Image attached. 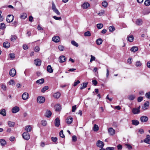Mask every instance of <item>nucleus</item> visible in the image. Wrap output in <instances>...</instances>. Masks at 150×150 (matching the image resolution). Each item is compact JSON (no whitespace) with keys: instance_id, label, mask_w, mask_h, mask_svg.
<instances>
[{"instance_id":"obj_35","label":"nucleus","mask_w":150,"mask_h":150,"mask_svg":"<svg viewBox=\"0 0 150 150\" xmlns=\"http://www.w3.org/2000/svg\"><path fill=\"white\" fill-rule=\"evenodd\" d=\"M49 87L48 86H46L44 87L41 90V91L42 93H44L45 91L48 89Z\"/></svg>"},{"instance_id":"obj_54","label":"nucleus","mask_w":150,"mask_h":150,"mask_svg":"<svg viewBox=\"0 0 150 150\" xmlns=\"http://www.w3.org/2000/svg\"><path fill=\"white\" fill-rule=\"evenodd\" d=\"M53 18L56 20H59L60 21L61 20L62 18L61 17H57L56 16H53Z\"/></svg>"},{"instance_id":"obj_56","label":"nucleus","mask_w":150,"mask_h":150,"mask_svg":"<svg viewBox=\"0 0 150 150\" xmlns=\"http://www.w3.org/2000/svg\"><path fill=\"white\" fill-rule=\"evenodd\" d=\"M42 125L44 126H46L47 125V121L45 120H42L41 121Z\"/></svg>"},{"instance_id":"obj_40","label":"nucleus","mask_w":150,"mask_h":150,"mask_svg":"<svg viewBox=\"0 0 150 150\" xmlns=\"http://www.w3.org/2000/svg\"><path fill=\"white\" fill-rule=\"evenodd\" d=\"M88 84V82L83 83L82 86L80 88L82 90L83 88H85L87 86Z\"/></svg>"},{"instance_id":"obj_3","label":"nucleus","mask_w":150,"mask_h":150,"mask_svg":"<svg viewBox=\"0 0 150 150\" xmlns=\"http://www.w3.org/2000/svg\"><path fill=\"white\" fill-rule=\"evenodd\" d=\"M14 16L12 15H9L7 16L6 21L8 23L12 22L13 20Z\"/></svg>"},{"instance_id":"obj_29","label":"nucleus","mask_w":150,"mask_h":150,"mask_svg":"<svg viewBox=\"0 0 150 150\" xmlns=\"http://www.w3.org/2000/svg\"><path fill=\"white\" fill-rule=\"evenodd\" d=\"M138 50V48L137 47L133 46L131 48L130 50L132 52H135L137 51Z\"/></svg>"},{"instance_id":"obj_15","label":"nucleus","mask_w":150,"mask_h":150,"mask_svg":"<svg viewBox=\"0 0 150 150\" xmlns=\"http://www.w3.org/2000/svg\"><path fill=\"white\" fill-rule=\"evenodd\" d=\"M146 138L144 139V142L148 144H150V136L149 135H147L146 136Z\"/></svg>"},{"instance_id":"obj_53","label":"nucleus","mask_w":150,"mask_h":150,"mask_svg":"<svg viewBox=\"0 0 150 150\" xmlns=\"http://www.w3.org/2000/svg\"><path fill=\"white\" fill-rule=\"evenodd\" d=\"M52 9L53 10V11H54L55 10V9H57L56 7V6L55 5V4L54 3V2H52Z\"/></svg>"},{"instance_id":"obj_42","label":"nucleus","mask_w":150,"mask_h":150,"mask_svg":"<svg viewBox=\"0 0 150 150\" xmlns=\"http://www.w3.org/2000/svg\"><path fill=\"white\" fill-rule=\"evenodd\" d=\"M150 13V9H147L146 10H144L143 12V14L144 15H147L148 14Z\"/></svg>"},{"instance_id":"obj_26","label":"nucleus","mask_w":150,"mask_h":150,"mask_svg":"<svg viewBox=\"0 0 150 150\" xmlns=\"http://www.w3.org/2000/svg\"><path fill=\"white\" fill-rule=\"evenodd\" d=\"M25 129L26 130L27 132H30L31 129V127L30 125L27 126L25 127Z\"/></svg>"},{"instance_id":"obj_59","label":"nucleus","mask_w":150,"mask_h":150,"mask_svg":"<svg viewBox=\"0 0 150 150\" xmlns=\"http://www.w3.org/2000/svg\"><path fill=\"white\" fill-rule=\"evenodd\" d=\"M77 140V137L75 135H74L72 137V141L75 142Z\"/></svg>"},{"instance_id":"obj_60","label":"nucleus","mask_w":150,"mask_h":150,"mask_svg":"<svg viewBox=\"0 0 150 150\" xmlns=\"http://www.w3.org/2000/svg\"><path fill=\"white\" fill-rule=\"evenodd\" d=\"M143 100V97H139L137 99V101L138 102H140Z\"/></svg>"},{"instance_id":"obj_16","label":"nucleus","mask_w":150,"mask_h":150,"mask_svg":"<svg viewBox=\"0 0 150 150\" xmlns=\"http://www.w3.org/2000/svg\"><path fill=\"white\" fill-rule=\"evenodd\" d=\"M19 110V108L17 106L14 107L12 109V111L13 113H16Z\"/></svg>"},{"instance_id":"obj_4","label":"nucleus","mask_w":150,"mask_h":150,"mask_svg":"<svg viewBox=\"0 0 150 150\" xmlns=\"http://www.w3.org/2000/svg\"><path fill=\"white\" fill-rule=\"evenodd\" d=\"M23 137L25 140H28L30 138V135L28 132H24L23 134Z\"/></svg>"},{"instance_id":"obj_31","label":"nucleus","mask_w":150,"mask_h":150,"mask_svg":"<svg viewBox=\"0 0 150 150\" xmlns=\"http://www.w3.org/2000/svg\"><path fill=\"white\" fill-rule=\"evenodd\" d=\"M103 41L101 39L99 38L96 40V44L98 45H100L102 44Z\"/></svg>"},{"instance_id":"obj_63","label":"nucleus","mask_w":150,"mask_h":150,"mask_svg":"<svg viewBox=\"0 0 150 150\" xmlns=\"http://www.w3.org/2000/svg\"><path fill=\"white\" fill-rule=\"evenodd\" d=\"M76 109V105L73 106L72 107V112H75Z\"/></svg>"},{"instance_id":"obj_50","label":"nucleus","mask_w":150,"mask_h":150,"mask_svg":"<svg viewBox=\"0 0 150 150\" xmlns=\"http://www.w3.org/2000/svg\"><path fill=\"white\" fill-rule=\"evenodd\" d=\"M109 30L110 31V32H113L115 30V28L113 26H110L109 27Z\"/></svg>"},{"instance_id":"obj_23","label":"nucleus","mask_w":150,"mask_h":150,"mask_svg":"<svg viewBox=\"0 0 150 150\" xmlns=\"http://www.w3.org/2000/svg\"><path fill=\"white\" fill-rule=\"evenodd\" d=\"M44 82V80L43 79H39L36 81L37 83L39 84H41L43 83Z\"/></svg>"},{"instance_id":"obj_25","label":"nucleus","mask_w":150,"mask_h":150,"mask_svg":"<svg viewBox=\"0 0 150 150\" xmlns=\"http://www.w3.org/2000/svg\"><path fill=\"white\" fill-rule=\"evenodd\" d=\"M90 6V4L88 3H85L82 5L83 8H87Z\"/></svg>"},{"instance_id":"obj_20","label":"nucleus","mask_w":150,"mask_h":150,"mask_svg":"<svg viewBox=\"0 0 150 150\" xmlns=\"http://www.w3.org/2000/svg\"><path fill=\"white\" fill-rule=\"evenodd\" d=\"M67 123L68 124H70L72 122L73 118L71 117H69L67 118Z\"/></svg>"},{"instance_id":"obj_61","label":"nucleus","mask_w":150,"mask_h":150,"mask_svg":"<svg viewBox=\"0 0 150 150\" xmlns=\"http://www.w3.org/2000/svg\"><path fill=\"white\" fill-rule=\"evenodd\" d=\"M52 140L54 142H56L57 140V138L56 137H52L51 138Z\"/></svg>"},{"instance_id":"obj_7","label":"nucleus","mask_w":150,"mask_h":150,"mask_svg":"<svg viewBox=\"0 0 150 150\" xmlns=\"http://www.w3.org/2000/svg\"><path fill=\"white\" fill-rule=\"evenodd\" d=\"M29 97V94L28 93L25 92L22 95V98L23 100H27Z\"/></svg>"},{"instance_id":"obj_19","label":"nucleus","mask_w":150,"mask_h":150,"mask_svg":"<svg viewBox=\"0 0 150 150\" xmlns=\"http://www.w3.org/2000/svg\"><path fill=\"white\" fill-rule=\"evenodd\" d=\"M10 43L7 42H4L3 44L4 47L6 48H8L10 46Z\"/></svg>"},{"instance_id":"obj_64","label":"nucleus","mask_w":150,"mask_h":150,"mask_svg":"<svg viewBox=\"0 0 150 150\" xmlns=\"http://www.w3.org/2000/svg\"><path fill=\"white\" fill-rule=\"evenodd\" d=\"M104 10H101V11H100L99 13H98V15L101 16L104 13Z\"/></svg>"},{"instance_id":"obj_38","label":"nucleus","mask_w":150,"mask_h":150,"mask_svg":"<svg viewBox=\"0 0 150 150\" xmlns=\"http://www.w3.org/2000/svg\"><path fill=\"white\" fill-rule=\"evenodd\" d=\"M27 17V15L26 13H23L21 16V18L22 19H25Z\"/></svg>"},{"instance_id":"obj_10","label":"nucleus","mask_w":150,"mask_h":150,"mask_svg":"<svg viewBox=\"0 0 150 150\" xmlns=\"http://www.w3.org/2000/svg\"><path fill=\"white\" fill-rule=\"evenodd\" d=\"M52 40L53 41L55 42H58L60 41V38L58 36H55L52 38Z\"/></svg>"},{"instance_id":"obj_11","label":"nucleus","mask_w":150,"mask_h":150,"mask_svg":"<svg viewBox=\"0 0 150 150\" xmlns=\"http://www.w3.org/2000/svg\"><path fill=\"white\" fill-rule=\"evenodd\" d=\"M96 145L98 147L101 148H103L104 146V143L100 140H98L97 142Z\"/></svg>"},{"instance_id":"obj_52","label":"nucleus","mask_w":150,"mask_h":150,"mask_svg":"<svg viewBox=\"0 0 150 150\" xmlns=\"http://www.w3.org/2000/svg\"><path fill=\"white\" fill-rule=\"evenodd\" d=\"M84 36H90L91 35L89 31H87L84 33Z\"/></svg>"},{"instance_id":"obj_39","label":"nucleus","mask_w":150,"mask_h":150,"mask_svg":"<svg viewBox=\"0 0 150 150\" xmlns=\"http://www.w3.org/2000/svg\"><path fill=\"white\" fill-rule=\"evenodd\" d=\"M58 48L59 50L61 51H64L65 49L64 47L62 45H59Z\"/></svg>"},{"instance_id":"obj_21","label":"nucleus","mask_w":150,"mask_h":150,"mask_svg":"<svg viewBox=\"0 0 150 150\" xmlns=\"http://www.w3.org/2000/svg\"><path fill=\"white\" fill-rule=\"evenodd\" d=\"M60 93L59 92H57L54 94L53 96L55 98L58 99L60 97Z\"/></svg>"},{"instance_id":"obj_1","label":"nucleus","mask_w":150,"mask_h":150,"mask_svg":"<svg viewBox=\"0 0 150 150\" xmlns=\"http://www.w3.org/2000/svg\"><path fill=\"white\" fill-rule=\"evenodd\" d=\"M140 106L137 108H133L132 110V112L134 114H137L140 112Z\"/></svg>"},{"instance_id":"obj_37","label":"nucleus","mask_w":150,"mask_h":150,"mask_svg":"<svg viewBox=\"0 0 150 150\" xmlns=\"http://www.w3.org/2000/svg\"><path fill=\"white\" fill-rule=\"evenodd\" d=\"M71 43L73 45L76 47H78L79 46L78 43L74 40H72L71 41Z\"/></svg>"},{"instance_id":"obj_55","label":"nucleus","mask_w":150,"mask_h":150,"mask_svg":"<svg viewBox=\"0 0 150 150\" xmlns=\"http://www.w3.org/2000/svg\"><path fill=\"white\" fill-rule=\"evenodd\" d=\"M80 83V81L79 80H77L76 81H75L73 86H76Z\"/></svg>"},{"instance_id":"obj_5","label":"nucleus","mask_w":150,"mask_h":150,"mask_svg":"<svg viewBox=\"0 0 150 150\" xmlns=\"http://www.w3.org/2000/svg\"><path fill=\"white\" fill-rule=\"evenodd\" d=\"M149 105V101L146 102L144 104L143 106L142 107V109L144 110H146L148 109Z\"/></svg>"},{"instance_id":"obj_18","label":"nucleus","mask_w":150,"mask_h":150,"mask_svg":"<svg viewBox=\"0 0 150 150\" xmlns=\"http://www.w3.org/2000/svg\"><path fill=\"white\" fill-rule=\"evenodd\" d=\"M47 71L50 73H52L53 72V70L50 65H49L47 66Z\"/></svg>"},{"instance_id":"obj_2","label":"nucleus","mask_w":150,"mask_h":150,"mask_svg":"<svg viewBox=\"0 0 150 150\" xmlns=\"http://www.w3.org/2000/svg\"><path fill=\"white\" fill-rule=\"evenodd\" d=\"M45 100V98L43 96H38L37 98V102L39 103H44Z\"/></svg>"},{"instance_id":"obj_43","label":"nucleus","mask_w":150,"mask_h":150,"mask_svg":"<svg viewBox=\"0 0 150 150\" xmlns=\"http://www.w3.org/2000/svg\"><path fill=\"white\" fill-rule=\"evenodd\" d=\"M144 4L146 6H148L150 5V0H146L145 1Z\"/></svg>"},{"instance_id":"obj_14","label":"nucleus","mask_w":150,"mask_h":150,"mask_svg":"<svg viewBox=\"0 0 150 150\" xmlns=\"http://www.w3.org/2000/svg\"><path fill=\"white\" fill-rule=\"evenodd\" d=\"M108 133L111 135H113L115 134V131L112 128H110L108 130Z\"/></svg>"},{"instance_id":"obj_8","label":"nucleus","mask_w":150,"mask_h":150,"mask_svg":"<svg viewBox=\"0 0 150 150\" xmlns=\"http://www.w3.org/2000/svg\"><path fill=\"white\" fill-rule=\"evenodd\" d=\"M148 120V117L146 116H142L140 118V120L143 122H146Z\"/></svg>"},{"instance_id":"obj_28","label":"nucleus","mask_w":150,"mask_h":150,"mask_svg":"<svg viewBox=\"0 0 150 150\" xmlns=\"http://www.w3.org/2000/svg\"><path fill=\"white\" fill-rule=\"evenodd\" d=\"M8 125L9 127H13L14 126L15 123L14 122L9 121L8 122Z\"/></svg>"},{"instance_id":"obj_13","label":"nucleus","mask_w":150,"mask_h":150,"mask_svg":"<svg viewBox=\"0 0 150 150\" xmlns=\"http://www.w3.org/2000/svg\"><path fill=\"white\" fill-rule=\"evenodd\" d=\"M60 59L59 62L60 63H63L66 60V58L64 56L62 55L59 57Z\"/></svg>"},{"instance_id":"obj_62","label":"nucleus","mask_w":150,"mask_h":150,"mask_svg":"<svg viewBox=\"0 0 150 150\" xmlns=\"http://www.w3.org/2000/svg\"><path fill=\"white\" fill-rule=\"evenodd\" d=\"M53 11L57 15H59L60 14V13L57 9H55V10Z\"/></svg>"},{"instance_id":"obj_36","label":"nucleus","mask_w":150,"mask_h":150,"mask_svg":"<svg viewBox=\"0 0 150 150\" xmlns=\"http://www.w3.org/2000/svg\"><path fill=\"white\" fill-rule=\"evenodd\" d=\"M98 129L99 127L96 124L94 125L93 127V130L95 132H97L98 130Z\"/></svg>"},{"instance_id":"obj_57","label":"nucleus","mask_w":150,"mask_h":150,"mask_svg":"<svg viewBox=\"0 0 150 150\" xmlns=\"http://www.w3.org/2000/svg\"><path fill=\"white\" fill-rule=\"evenodd\" d=\"M91 58L90 61V62H92L93 61L95 60L96 57H95L93 56L92 55H91Z\"/></svg>"},{"instance_id":"obj_48","label":"nucleus","mask_w":150,"mask_h":150,"mask_svg":"<svg viewBox=\"0 0 150 150\" xmlns=\"http://www.w3.org/2000/svg\"><path fill=\"white\" fill-rule=\"evenodd\" d=\"M102 6L106 8L108 5V3L106 1H104L102 3Z\"/></svg>"},{"instance_id":"obj_58","label":"nucleus","mask_w":150,"mask_h":150,"mask_svg":"<svg viewBox=\"0 0 150 150\" xmlns=\"http://www.w3.org/2000/svg\"><path fill=\"white\" fill-rule=\"evenodd\" d=\"M145 96L149 99H150V92L146 93L145 94Z\"/></svg>"},{"instance_id":"obj_9","label":"nucleus","mask_w":150,"mask_h":150,"mask_svg":"<svg viewBox=\"0 0 150 150\" xmlns=\"http://www.w3.org/2000/svg\"><path fill=\"white\" fill-rule=\"evenodd\" d=\"M34 64L37 66H40L41 63V61L40 59H36L34 61Z\"/></svg>"},{"instance_id":"obj_24","label":"nucleus","mask_w":150,"mask_h":150,"mask_svg":"<svg viewBox=\"0 0 150 150\" xmlns=\"http://www.w3.org/2000/svg\"><path fill=\"white\" fill-rule=\"evenodd\" d=\"M52 115V112L50 110H47L45 114L46 117H50Z\"/></svg>"},{"instance_id":"obj_32","label":"nucleus","mask_w":150,"mask_h":150,"mask_svg":"<svg viewBox=\"0 0 150 150\" xmlns=\"http://www.w3.org/2000/svg\"><path fill=\"white\" fill-rule=\"evenodd\" d=\"M11 38L10 39L11 41L12 42L14 41L17 38V37L16 36L14 35H11Z\"/></svg>"},{"instance_id":"obj_44","label":"nucleus","mask_w":150,"mask_h":150,"mask_svg":"<svg viewBox=\"0 0 150 150\" xmlns=\"http://www.w3.org/2000/svg\"><path fill=\"white\" fill-rule=\"evenodd\" d=\"M10 58L12 59H13L15 57V55L14 53H12L9 54Z\"/></svg>"},{"instance_id":"obj_22","label":"nucleus","mask_w":150,"mask_h":150,"mask_svg":"<svg viewBox=\"0 0 150 150\" xmlns=\"http://www.w3.org/2000/svg\"><path fill=\"white\" fill-rule=\"evenodd\" d=\"M142 23V19H137L136 21V24L137 25H141Z\"/></svg>"},{"instance_id":"obj_51","label":"nucleus","mask_w":150,"mask_h":150,"mask_svg":"<svg viewBox=\"0 0 150 150\" xmlns=\"http://www.w3.org/2000/svg\"><path fill=\"white\" fill-rule=\"evenodd\" d=\"M135 98V96L134 95H130L129 97V99L131 100H133Z\"/></svg>"},{"instance_id":"obj_17","label":"nucleus","mask_w":150,"mask_h":150,"mask_svg":"<svg viewBox=\"0 0 150 150\" xmlns=\"http://www.w3.org/2000/svg\"><path fill=\"white\" fill-rule=\"evenodd\" d=\"M55 110L56 111H59L61 109V107L59 104H57L55 106Z\"/></svg>"},{"instance_id":"obj_30","label":"nucleus","mask_w":150,"mask_h":150,"mask_svg":"<svg viewBox=\"0 0 150 150\" xmlns=\"http://www.w3.org/2000/svg\"><path fill=\"white\" fill-rule=\"evenodd\" d=\"M132 123L133 125H137L139 124V122L137 120H132Z\"/></svg>"},{"instance_id":"obj_6","label":"nucleus","mask_w":150,"mask_h":150,"mask_svg":"<svg viewBox=\"0 0 150 150\" xmlns=\"http://www.w3.org/2000/svg\"><path fill=\"white\" fill-rule=\"evenodd\" d=\"M16 71L14 69H11L9 72V75L12 77L16 75Z\"/></svg>"},{"instance_id":"obj_49","label":"nucleus","mask_w":150,"mask_h":150,"mask_svg":"<svg viewBox=\"0 0 150 150\" xmlns=\"http://www.w3.org/2000/svg\"><path fill=\"white\" fill-rule=\"evenodd\" d=\"M142 64V63L139 61H138L136 62L135 65L136 67H139L141 66Z\"/></svg>"},{"instance_id":"obj_45","label":"nucleus","mask_w":150,"mask_h":150,"mask_svg":"<svg viewBox=\"0 0 150 150\" xmlns=\"http://www.w3.org/2000/svg\"><path fill=\"white\" fill-rule=\"evenodd\" d=\"M96 26L98 29H100L103 28V25L102 23H98L97 24Z\"/></svg>"},{"instance_id":"obj_27","label":"nucleus","mask_w":150,"mask_h":150,"mask_svg":"<svg viewBox=\"0 0 150 150\" xmlns=\"http://www.w3.org/2000/svg\"><path fill=\"white\" fill-rule=\"evenodd\" d=\"M128 38V40L130 42H132L133 41L134 39V37L133 36L131 35L129 36H128L127 37Z\"/></svg>"},{"instance_id":"obj_47","label":"nucleus","mask_w":150,"mask_h":150,"mask_svg":"<svg viewBox=\"0 0 150 150\" xmlns=\"http://www.w3.org/2000/svg\"><path fill=\"white\" fill-rule=\"evenodd\" d=\"M59 135L62 138H64L65 137V136L63 134V131L62 130L59 133Z\"/></svg>"},{"instance_id":"obj_12","label":"nucleus","mask_w":150,"mask_h":150,"mask_svg":"<svg viewBox=\"0 0 150 150\" xmlns=\"http://www.w3.org/2000/svg\"><path fill=\"white\" fill-rule=\"evenodd\" d=\"M55 126L56 127H58L60 125V120L58 117L55 120Z\"/></svg>"},{"instance_id":"obj_33","label":"nucleus","mask_w":150,"mask_h":150,"mask_svg":"<svg viewBox=\"0 0 150 150\" xmlns=\"http://www.w3.org/2000/svg\"><path fill=\"white\" fill-rule=\"evenodd\" d=\"M6 144V142L5 140L3 139H0V144L2 146H4Z\"/></svg>"},{"instance_id":"obj_46","label":"nucleus","mask_w":150,"mask_h":150,"mask_svg":"<svg viewBox=\"0 0 150 150\" xmlns=\"http://www.w3.org/2000/svg\"><path fill=\"white\" fill-rule=\"evenodd\" d=\"M6 28L5 25L4 23H1L0 24V29H4Z\"/></svg>"},{"instance_id":"obj_34","label":"nucleus","mask_w":150,"mask_h":150,"mask_svg":"<svg viewBox=\"0 0 150 150\" xmlns=\"http://www.w3.org/2000/svg\"><path fill=\"white\" fill-rule=\"evenodd\" d=\"M0 114L4 116L6 115V110L5 109H2L0 111Z\"/></svg>"},{"instance_id":"obj_41","label":"nucleus","mask_w":150,"mask_h":150,"mask_svg":"<svg viewBox=\"0 0 150 150\" xmlns=\"http://www.w3.org/2000/svg\"><path fill=\"white\" fill-rule=\"evenodd\" d=\"M1 88L4 91H6V85L1 84H0Z\"/></svg>"}]
</instances>
